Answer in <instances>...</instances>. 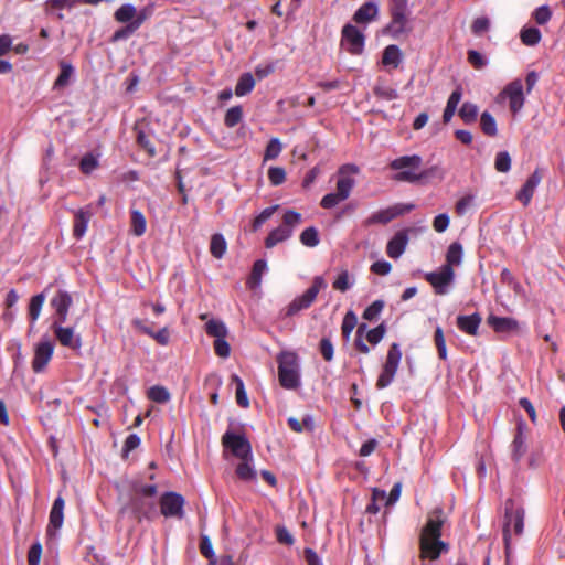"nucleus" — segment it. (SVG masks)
<instances>
[{
    "instance_id": "1",
    "label": "nucleus",
    "mask_w": 565,
    "mask_h": 565,
    "mask_svg": "<svg viewBox=\"0 0 565 565\" xmlns=\"http://www.w3.org/2000/svg\"><path fill=\"white\" fill-rule=\"evenodd\" d=\"M444 523L443 509H434L429 513L419 536L420 555L423 558L435 561L441 553L448 552V544L440 540Z\"/></svg>"
},
{
    "instance_id": "2",
    "label": "nucleus",
    "mask_w": 565,
    "mask_h": 565,
    "mask_svg": "<svg viewBox=\"0 0 565 565\" xmlns=\"http://www.w3.org/2000/svg\"><path fill=\"white\" fill-rule=\"evenodd\" d=\"M423 159L418 154L402 156L392 160L388 164L391 170L397 171L393 177L394 181L416 183L428 177L427 171H420Z\"/></svg>"
},
{
    "instance_id": "3",
    "label": "nucleus",
    "mask_w": 565,
    "mask_h": 565,
    "mask_svg": "<svg viewBox=\"0 0 565 565\" xmlns=\"http://www.w3.org/2000/svg\"><path fill=\"white\" fill-rule=\"evenodd\" d=\"M279 384L286 390L300 386L298 355L291 351H282L277 355Z\"/></svg>"
},
{
    "instance_id": "4",
    "label": "nucleus",
    "mask_w": 565,
    "mask_h": 565,
    "mask_svg": "<svg viewBox=\"0 0 565 565\" xmlns=\"http://www.w3.org/2000/svg\"><path fill=\"white\" fill-rule=\"evenodd\" d=\"M327 288L322 276H316L312 285L301 295L296 297L285 309V317H292L301 310L308 309L315 302L320 290Z\"/></svg>"
},
{
    "instance_id": "5",
    "label": "nucleus",
    "mask_w": 565,
    "mask_h": 565,
    "mask_svg": "<svg viewBox=\"0 0 565 565\" xmlns=\"http://www.w3.org/2000/svg\"><path fill=\"white\" fill-rule=\"evenodd\" d=\"M401 360L402 351L399 344L394 342L388 348L385 363L376 380V388L383 390L394 381Z\"/></svg>"
},
{
    "instance_id": "6",
    "label": "nucleus",
    "mask_w": 565,
    "mask_h": 565,
    "mask_svg": "<svg viewBox=\"0 0 565 565\" xmlns=\"http://www.w3.org/2000/svg\"><path fill=\"white\" fill-rule=\"evenodd\" d=\"M160 512L164 518H174L181 520L184 518L185 499L182 494L168 491L159 500Z\"/></svg>"
},
{
    "instance_id": "7",
    "label": "nucleus",
    "mask_w": 565,
    "mask_h": 565,
    "mask_svg": "<svg viewBox=\"0 0 565 565\" xmlns=\"http://www.w3.org/2000/svg\"><path fill=\"white\" fill-rule=\"evenodd\" d=\"M222 445L224 448L230 449L235 457L242 460L252 458V446L244 435H237L227 430L222 436Z\"/></svg>"
},
{
    "instance_id": "8",
    "label": "nucleus",
    "mask_w": 565,
    "mask_h": 565,
    "mask_svg": "<svg viewBox=\"0 0 565 565\" xmlns=\"http://www.w3.org/2000/svg\"><path fill=\"white\" fill-rule=\"evenodd\" d=\"M415 207L414 204H395L387 209L380 210L373 214H371L367 218L364 220L365 226H371L374 224H387L394 218L404 215L411 212Z\"/></svg>"
},
{
    "instance_id": "9",
    "label": "nucleus",
    "mask_w": 565,
    "mask_h": 565,
    "mask_svg": "<svg viewBox=\"0 0 565 565\" xmlns=\"http://www.w3.org/2000/svg\"><path fill=\"white\" fill-rule=\"evenodd\" d=\"M487 324L498 334L516 335L523 332L522 324L512 317H499L490 313L487 317Z\"/></svg>"
},
{
    "instance_id": "10",
    "label": "nucleus",
    "mask_w": 565,
    "mask_h": 565,
    "mask_svg": "<svg viewBox=\"0 0 565 565\" xmlns=\"http://www.w3.org/2000/svg\"><path fill=\"white\" fill-rule=\"evenodd\" d=\"M455 279V270L449 265H443L439 270L427 273L425 280L431 285L437 295H445L446 287Z\"/></svg>"
},
{
    "instance_id": "11",
    "label": "nucleus",
    "mask_w": 565,
    "mask_h": 565,
    "mask_svg": "<svg viewBox=\"0 0 565 565\" xmlns=\"http://www.w3.org/2000/svg\"><path fill=\"white\" fill-rule=\"evenodd\" d=\"M350 173H352V174L359 173V168L355 164L347 163V164H343L342 167H340L338 170L337 192L335 193H338V196H340V199H343V200H347L350 196V194L355 185V180L350 177Z\"/></svg>"
},
{
    "instance_id": "12",
    "label": "nucleus",
    "mask_w": 565,
    "mask_h": 565,
    "mask_svg": "<svg viewBox=\"0 0 565 565\" xmlns=\"http://www.w3.org/2000/svg\"><path fill=\"white\" fill-rule=\"evenodd\" d=\"M342 45L347 46V51L351 54H361L364 47V35L352 24H345L342 29Z\"/></svg>"
},
{
    "instance_id": "13",
    "label": "nucleus",
    "mask_w": 565,
    "mask_h": 565,
    "mask_svg": "<svg viewBox=\"0 0 565 565\" xmlns=\"http://www.w3.org/2000/svg\"><path fill=\"white\" fill-rule=\"evenodd\" d=\"M511 526L516 535L522 534L524 527V511L521 509L505 510V523L503 527V541L508 548L511 540Z\"/></svg>"
},
{
    "instance_id": "14",
    "label": "nucleus",
    "mask_w": 565,
    "mask_h": 565,
    "mask_svg": "<svg viewBox=\"0 0 565 565\" xmlns=\"http://www.w3.org/2000/svg\"><path fill=\"white\" fill-rule=\"evenodd\" d=\"M502 95L509 98L510 110L512 114L515 115L523 108L525 97L521 79L516 78L509 83L502 90Z\"/></svg>"
},
{
    "instance_id": "15",
    "label": "nucleus",
    "mask_w": 565,
    "mask_h": 565,
    "mask_svg": "<svg viewBox=\"0 0 565 565\" xmlns=\"http://www.w3.org/2000/svg\"><path fill=\"white\" fill-rule=\"evenodd\" d=\"M63 323L53 322V332L61 345L78 351L82 348V338L75 334L71 327H63Z\"/></svg>"
},
{
    "instance_id": "16",
    "label": "nucleus",
    "mask_w": 565,
    "mask_h": 565,
    "mask_svg": "<svg viewBox=\"0 0 565 565\" xmlns=\"http://www.w3.org/2000/svg\"><path fill=\"white\" fill-rule=\"evenodd\" d=\"M73 303L72 296L65 290H58L51 299L50 305L55 310L56 319L54 322L65 323L68 317V310Z\"/></svg>"
},
{
    "instance_id": "17",
    "label": "nucleus",
    "mask_w": 565,
    "mask_h": 565,
    "mask_svg": "<svg viewBox=\"0 0 565 565\" xmlns=\"http://www.w3.org/2000/svg\"><path fill=\"white\" fill-rule=\"evenodd\" d=\"M54 347L50 341H42L38 343L32 360V370L35 373L42 372L53 355Z\"/></svg>"
},
{
    "instance_id": "18",
    "label": "nucleus",
    "mask_w": 565,
    "mask_h": 565,
    "mask_svg": "<svg viewBox=\"0 0 565 565\" xmlns=\"http://www.w3.org/2000/svg\"><path fill=\"white\" fill-rule=\"evenodd\" d=\"M543 179L542 171L535 169V171L527 178L523 186L518 191L516 199L524 205L527 206L533 198L536 186Z\"/></svg>"
},
{
    "instance_id": "19",
    "label": "nucleus",
    "mask_w": 565,
    "mask_h": 565,
    "mask_svg": "<svg viewBox=\"0 0 565 565\" xmlns=\"http://www.w3.org/2000/svg\"><path fill=\"white\" fill-rule=\"evenodd\" d=\"M146 497L132 494L129 505L136 518L141 521L142 519L150 520L154 514V503L147 501Z\"/></svg>"
},
{
    "instance_id": "20",
    "label": "nucleus",
    "mask_w": 565,
    "mask_h": 565,
    "mask_svg": "<svg viewBox=\"0 0 565 565\" xmlns=\"http://www.w3.org/2000/svg\"><path fill=\"white\" fill-rule=\"evenodd\" d=\"M92 216L93 211L90 209V205H87L75 212L73 223V236L76 239H81L85 235Z\"/></svg>"
},
{
    "instance_id": "21",
    "label": "nucleus",
    "mask_w": 565,
    "mask_h": 565,
    "mask_svg": "<svg viewBox=\"0 0 565 565\" xmlns=\"http://www.w3.org/2000/svg\"><path fill=\"white\" fill-rule=\"evenodd\" d=\"M408 243V230H402L388 241L386 254L388 257L397 259L406 249Z\"/></svg>"
},
{
    "instance_id": "22",
    "label": "nucleus",
    "mask_w": 565,
    "mask_h": 565,
    "mask_svg": "<svg viewBox=\"0 0 565 565\" xmlns=\"http://www.w3.org/2000/svg\"><path fill=\"white\" fill-rule=\"evenodd\" d=\"M481 320V316L477 312L469 316L460 315L457 317L456 324L461 332L476 337L478 334Z\"/></svg>"
},
{
    "instance_id": "23",
    "label": "nucleus",
    "mask_w": 565,
    "mask_h": 565,
    "mask_svg": "<svg viewBox=\"0 0 565 565\" xmlns=\"http://www.w3.org/2000/svg\"><path fill=\"white\" fill-rule=\"evenodd\" d=\"M64 508H65V500L62 495H58L51 508L50 516H49V525H47V533L51 532V529L58 530L62 527L64 522Z\"/></svg>"
},
{
    "instance_id": "24",
    "label": "nucleus",
    "mask_w": 565,
    "mask_h": 565,
    "mask_svg": "<svg viewBox=\"0 0 565 565\" xmlns=\"http://www.w3.org/2000/svg\"><path fill=\"white\" fill-rule=\"evenodd\" d=\"M524 423H519L516 431L514 434L513 441L511 444V456L513 461L518 462L525 455L527 447L524 437Z\"/></svg>"
},
{
    "instance_id": "25",
    "label": "nucleus",
    "mask_w": 565,
    "mask_h": 565,
    "mask_svg": "<svg viewBox=\"0 0 565 565\" xmlns=\"http://www.w3.org/2000/svg\"><path fill=\"white\" fill-rule=\"evenodd\" d=\"M146 19L145 14H138V17L132 20L130 23L126 24L124 28L117 30L113 35L110 41L113 43L127 40L130 38L143 23Z\"/></svg>"
},
{
    "instance_id": "26",
    "label": "nucleus",
    "mask_w": 565,
    "mask_h": 565,
    "mask_svg": "<svg viewBox=\"0 0 565 565\" xmlns=\"http://www.w3.org/2000/svg\"><path fill=\"white\" fill-rule=\"evenodd\" d=\"M132 324L142 333L148 334L154 339L159 344L167 345L169 343V331L167 328H162L156 332L150 327L146 326L140 319H135Z\"/></svg>"
},
{
    "instance_id": "27",
    "label": "nucleus",
    "mask_w": 565,
    "mask_h": 565,
    "mask_svg": "<svg viewBox=\"0 0 565 565\" xmlns=\"http://www.w3.org/2000/svg\"><path fill=\"white\" fill-rule=\"evenodd\" d=\"M379 8L375 2L367 1L363 3L354 13L353 20L356 23H367L376 18Z\"/></svg>"
},
{
    "instance_id": "28",
    "label": "nucleus",
    "mask_w": 565,
    "mask_h": 565,
    "mask_svg": "<svg viewBox=\"0 0 565 565\" xmlns=\"http://www.w3.org/2000/svg\"><path fill=\"white\" fill-rule=\"evenodd\" d=\"M392 20L386 30L393 35L398 36L406 31L407 11L391 12Z\"/></svg>"
},
{
    "instance_id": "29",
    "label": "nucleus",
    "mask_w": 565,
    "mask_h": 565,
    "mask_svg": "<svg viewBox=\"0 0 565 565\" xmlns=\"http://www.w3.org/2000/svg\"><path fill=\"white\" fill-rule=\"evenodd\" d=\"M292 235V228H288L286 226H278L274 228L265 239V246L267 248H273L278 243H281L288 239Z\"/></svg>"
},
{
    "instance_id": "30",
    "label": "nucleus",
    "mask_w": 565,
    "mask_h": 565,
    "mask_svg": "<svg viewBox=\"0 0 565 565\" xmlns=\"http://www.w3.org/2000/svg\"><path fill=\"white\" fill-rule=\"evenodd\" d=\"M461 97H462L461 87H457L450 94V96H449V98L447 100L446 108H445L444 114H443V121L445 124H448L451 120V118L454 117V115H455V113L457 110L458 104L461 100Z\"/></svg>"
},
{
    "instance_id": "31",
    "label": "nucleus",
    "mask_w": 565,
    "mask_h": 565,
    "mask_svg": "<svg viewBox=\"0 0 565 565\" xmlns=\"http://www.w3.org/2000/svg\"><path fill=\"white\" fill-rule=\"evenodd\" d=\"M147 228V221L145 215L138 210L130 212V232L139 237L142 236Z\"/></svg>"
},
{
    "instance_id": "32",
    "label": "nucleus",
    "mask_w": 565,
    "mask_h": 565,
    "mask_svg": "<svg viewBox=\"0 0 565 565\" xmlns=\"http://www.w3.org/2000/svg\"><path fill=\"white\" fill-rule=\"evenodd\" d=\"M402 61V53L397 45H388L384 49L382 63L385 66L397 68Z\"/></svg>"
},
{
    "instance_id": "33",
    "label": "nucleus",
    "mask_w": 565,
    "mask_h": 565,
    "mask_svg": "<svg viewBox=\"0 0 565 565\" xmlns=\"http://www.w3.org/2000/svg\"><path fill=\"white\" fill-rule=\"evenodd\" d=\"M44 301L45 296L43 292L38 294L30 299L28 317L30 319L31 327H33L35 321L39 319Z\"/></svg>"
},
{
    "instance_id": "34",
    "label": "nucleus",
    "mask_w": 565,
    "mask_h": 565,
    "mask_svg": "<svg viewBox=\"0 0 565 565\" xmlns=\"http://www.w3.org/2000/svg\"><path fill=\"white\" fill-rule=\"evenodd\" d=\"M255 87V79L250 73H244L239 76L235 86V95L238 97L249 94Z\"/></svg>"
},
{
    "instance_id": "35",
    "label": "nucleus",
    "mask_w": 565,
    "mask_h": 565,
    "mask_svg": "<svg viewBox=\"0 0 565 565\" xmlns=\"http://www.w3.org/2000/svg\"><path fill=\"white\" fill-rule=\"evenodd\" d=\"M227 249V243L224 236L220 233L213 234L210 243V252L216 259H221Z\"/></svg>"
},
{
    "instance_id": "36",
    "label": "nucleus",
    "mask_w": 565,
    "mask_h": 565,
    "mask_svg": "<svg viewBox=\"0 0 565 565\" xmlns=\"http://www.w3.org/2000/svg\"><path fill=\"white\" fill-rule=\"evenodd\" d=\"M373 93L377 98L385 100H393L398 97L397 90L385 83V81L379 79L373 88Z\"/></svg>"
},
{
    "instance_id": "37",
    "label": "nucleus",
    "mask_w": 565,
    "mask_h": 565,
    "mask_svg": "<svg viewBox=\"0 0 565 565\" xmlns=\"http://www.w3.org/2000/svg\"><path fill=\"white\" fill-rule=\"evenodd\" d=\"M137 17L136 8L129 3L122 4L114 13L115 20L119 23H130Z\"/></svg>"
},
{
    "instance_id": "38",
    "label": "nucleus",
    "mask_w": 565,
    "mask_h": 565,
    "mask_svg": "<svg viewBox=\"0 0 565 565\" xmlns=\"http://www.w3.org/2000/svg\"><path fill=\"white\" fill-rule=\"evenodd\" d=\"M461 259H462V245L458 242L451 243L446 253V264L445 265H449L452 268L454 266L460 265Z\"/></svg>"
},
{
    "instance_id": "39",
    "label": "nucleus",
    "mask_w": 565,
    "mask_h": 565,
    "mask_svg": "<svg viewBox=\"0 0 565 565\" xmlns=\"http://www.w3.org/2000/svg\"><path fill=\"white\" fill-rule=\"evenodd\" d=\"M480 127L482 132L489 137H495L498 134L497 121L494 117L488 111H483L481 114Z\"/></svg>"
},
{
    "instance_id": "40",
    "label": "nucleus",
    "mask_w": 565,
    "mask_h": 565,
    "mask_svg": "<svg viewBox=\"0 0 565 565\" xmlns=\"http://www.w3.org/2000/svg\"><path fill=\"white\" fill-rule=\"evenodd\" d=\"M541 31L534 26L523 28L520 33L522 43L527 46L536 45L541 41Z\"/></svg>"
},
{
    "instance_id": "41",
    "label": "nucleus",
    "mask_w": 565,
    "mask_h": 565,
    "mask_svg": "<svg viewBox=\"0 0 565 565\" xmlns=\"http://www.w3.org/2000/svg\"><path fill=\"white\" fill-rule=\"evenodd\" d=\"M205 332L207 335L213 337L215 339L227 337V328L226 326L216 319H211L205 323Z\"/></svg>"
},
{
    "instance_id": "42",
    "label": "nucleus",
    "mask_w": 565,
    "mask_h": 565,
    "mask_svg": "<svg viewBox=\"0 0 565 565\" xmlns=\"http://www.w3.org/2000/svg\"><path fill=\"white\" fill-rule=\"evenodd\" d=\"M267 264L264 259H258L254 263L252 273L247 280V285L250 288H255L260 284L262 275L266 270Z\"/></svg>"
},
{
    "instance_id": "43",
    "label": "nucleus",
    "mask_w": 565,
    "mask_h": 565,
    "mask_svg": "<svg viewBox=\"0 0 565 565\" xmlns=\"http://www.w3.org/2000/svg\"><path fill=\"white\" fill-rule=\"evenodd\" d=\"M356 324H358L356 315L352 310H349L344 315L342 324H341V333L345 341H349L351 333H352L353 329L356 327Z\"/></svg>"
},
{
    "instance_id": "44",
    "label": "nucleus",
    "mask_w": 565,
    "mask_h": 565,
    "mask_svg": "<svg viewBox=\"0 0 565 565\" xmlns=\"http://www.w3.org/2000/svg\"><path fill=\"white\" fill-rule=\"evenodd\" d=\"M73 73V66L66 61L62 60L60 62V74L54 83V87L60 88L66 86Z\"/></svg>"
},
{
    "instance_id": "45",
    "label": "nucleus",
    "mask_w": 565,
    "mask_h": 565,
    "mask_svg": "<svg viewBox=\"0 0 565 565\" xmlns=\"http://www.w3.org/2000/svg\"><path fill=\"white\" fill-rule=\"evenodd\" d=\"M147 396L150 401L161 404L169 402L171 398L169 391L161 385L151 386L147 392Z\"/></svg>"
},
{
    "instance_id": "46",
    "label": "nucleus",
    "mask_w": 565,
    "mask_h": 565,
    "mask_svg": "<svg viewBox=\"0 0 565 565\" xmlns=\"http://www.w3.org/2000/svg\"><path fill=\"white\" fill-rule=\"evenodd\" d=\"M232 382L235 383V385H236V392H235L236 393V403L241 407L247 408L249 406V401H248V397H247V394L245 391L243 380L238 375L233 374Z\"/></svg>"
},
{
    "instance_id": "47",
    "label": "nucleus",
    "mask_w": 565,
    "mask_h": 565,
    "mask_svg": "<svg viewBox=\"0 0 565 565\" xmlns=\"http://www.w3.org/2000/svg\"><path fill=\"white\" fill-rule=\"evenodd\" d=\"M434 343L437 349L438 358L443 361L448 359L446 339L441 327H437L434 332Z\"/></svg>"
},
{
    "instance_id": "48",
    "label": "nucleus",
    "mask_w": 565,
    "mask_h": 565,
    "mask_svg": "<svg viewBox=\"0 0 565 565\" xmlns=\"http://www.w3.org/2000/svg\"><path fill=\"white\" fill-rule=\"evenodd\" d=\"M367 331L369 330H367L366 323H361V324L358 326L356 332H355L354 347L362 354H369L370 353V348H369V345L363 340V337L364 335L366 337V332Z\"/></svg>"
},
{
    "instance_id": "49",
    "label": "nucleus",
    "mask_w": 565,
    "mask_h": 565,
    "mask_svg": "<svg viewBox=\"0 0 565 565\" xmlns=\"http://www.w3.org/2000/svg\"><path fill=\"white\" fill-rule=\"evenodd\" d=\"M278 207L279 205H273L263 210L262 213L253 220L250 224V231L257 232L263 226V224L273 216V214L278 210Z\"/></svg>"
},
{
    "instance_id": "50",
    "label": "nucleus",
    "mask_w": 565,
    "mask_h": 565,
    "mask_svg": "<svg viewBox=\"0 0 565 565\" xmlns=\"http://www.w3.org/2000/svg\"><path fill=\"white\" fill-rule=\"evenodd\" d=\"M459 116L466 124H472L476 121L478 116L477 105L466 102L459 109Z\"/></svg>"
},
{
    "instance_id": "51",
    "label": "nucleus",
    "mask_w": 565,
    "mask_h": 565,
    "mask_svg": "<svg viewBox=\"0 0 565 565\" xmlns=\"http://www.w3.org/2000/svg\"><path fill=\"white\" fill-rule=\"evenodd\" d=\"M299 238L301 244L307 247H316L320 242L318 230L313 226L303 230Z\"/></svg>"
},
{
    "instance_id": "52",
    "label": "nucleus",
    "mask_w": 565,
    "mask_h": 565,
    "mask_svg": "<svg viewBox=\"0 0 565 565\" xmlns=\"http://www.w3.org/2000/svg\"><path fill=\"white\" fill-rule=\"evenodd\" d=\"M352 284L353 281H351V275L349 271L347 269H342L333 281L332 287L338 291L345 292L351 288Z\"/></svg>"
},
{
    "instance_id": "53",
    "label": "nucleus",
    "mask_w": 565,
    "mask_h": 565,
    "mask_svg": "<svg viewBox=\"0 0 565 565\" xmlns=\"http://www.w3.org/2000/svg\"><path fill=\"white\" fill-rule=\"evenodd\" d=\"M236 475L244 481H250L256 478V471L249 465V459L242 460L236 467Z\"/></svg>"
},
{
    "instance_id": "54",
    "label": "nucleus",
    "mask_w": 565,
    "mask_h": 565,
    "mask_svg": "<svg viewBox=\"0 0 565 565\" xmlns=\"http://www.w3.org/2000/svg\"><path fill=\"white\" fill-rule=\"evenodd\" d=\"M243 118V109L241 106L231 107L224 117V124L228 128L235 127L238 122H241Z\"/></svg>"
},
{
    "instance_id": "55",
    "label": "nucleus",
    "mask_w": 565,
    "mask_h": 565,
    "mask_svg": "<svg viewBox=\"0 0 565 565\" xmlns=\"http://www.w3.org/2000/svg\"><path fill=\"white\" fill-rule=\"evenodd\" d=\"M384 305L385 303L383 300L373 301L369 307L365 308V310L362 315L363 319L367 320V321L375 320L382 312Z\"/></svg>"
},
{
    "instance_id": "56",
    "label": "nucleus",
    "mask_w": 565,
    "mask_h": 565,
    "mask_svg": "<svg viewBox=\"0 0 565 565\" xmlns=\"http://www.w3.org/2000/svg\"><path fill=\"white\" fill-rule=\"evenodd\" d=\"M494 168L499 172H508L511 169V157L508 151H500L495 156Z\"/></svg>"
},
{
    "instance_id": "57",
    "label": "nucleus",
    "mask_w": 565,
    "mask_h": 565,
    "mask_svg": "<svg viewBox=\"0 0 565 565\" xmlns=\"http://www.w3.org/2000/svg\"><path fill=\"white\" fill-rule=\"evenodd\" d=\"M77 2L78 0H47L45 2V12L50 14L54 10L71 9Z\"/></svg>"
},
{
    "instance_id": "58",
    "label": "nucleus",
    "mask_w": 565,
    "mask_h": 565,
    "mask_svg": "<svg viewBox=\"0 0 565 565\" xmlns=\"http://www.w3.org/2000/svg\"><path fill=\"white\" fill-rule=\"evenodd\" d=\"M385 333L386 327L384 323H381L366 332V341L372 345H376L382 341Z\"/></svg>"
},
{
    "instance_id": "59",
    "label": "nucleus",
    "mask_w": 565,
    "mask_h": 565,
    "mask_svg": "<svg viewBox=\"0 0 565 565\" xmlns=\"http://www.w3.org/2000/svg\"><path fill=\"white\" fill-rule=\"evenodd\" d=\"M158 492L156 484H140L135 482L132 484V494H137L146 498H153Z\"/></svg>"
},
{
    "instance_id": "60",
    "label": "nucleus",
    "mask_w": 565,
    "mask_h": 565,
    "mask_svg": "<svg viewBox=\"0 0 565 565\" xmlns=\"http://www.w3.org/2000/svg\"><path fill=\"white\" fill-rule=\"evenodd\" d=\"M281 150H282V146H281V142L279 141V139L278 138L270 139L266 147V150H265L264 160L276 159L280 154Z\"/></svg>"
},
{
    "instance_id": "61",
    "label": "nucleus",
    "mask_w": 565,
    "mask_h": 565,
    "mask_svg": "<svg viewBox=\"0 0 565 565\" xmlns=\"http://www.w3.org/2000/svg\"><path fill=\"white\" fill-rule=\"evenodd\" d=\"M468 63L476 70H482L487 65V58L476 50L467 52Z\"/></svg>"
},
{
    "instance_id": "62",
    "label": "nucleus",
    "mask_w": 565,
    "mask_h": 565,
    "mask_svg": "<svg viewBox=\"0 0 565 565\" xmlns=\"http://www.w3.org/2000/svg\"><path fill=\"white\" fill-rule=\"evenodd\" d=\"M268 180L271 185H280L286 181V171L280 167H271L268 170Z\"/></svg>"
},
{
    "instance_id": "63",
    "label": "nucleus",
    "mask_w": 565,
    "mask_h": 565,
    "mask_svg": "<svg viewBox=\"0 0 565 565\" xmlns=\"http://www.w3.org/2000/svg\"><path fill=\"white\" fill-rule=\"evenodd\" d=\"M137 142L150 157L156 156L157 152L153 143L142 130H139L137 134Z\"/></svg>"
},
{
    "instance_id": "64",
    "label": "nucleus",
    "mask_w": 565,
    "mask_h": 565,
    "mask_svg": "<svg viewBox=\"0 0 565 565\" xmlns=\"http://www.w3.org/2000/svg\"><path fill=\"white\" fill-rule=\"evenodd\" d=\"M97 166V159L90 153L85 154L79 162V169L85 174H89Z\"/></svg>"
}]
</instances>
